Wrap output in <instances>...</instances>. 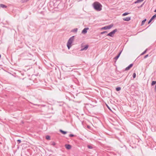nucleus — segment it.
<instances>
[{
	"label": "nucleus",
	"instance_id": "obj_4",
	"mask_svg": "<svg viewBox=\"0 0 156 156\" xmlns=\"http://www.w3.org/2000/svg\"><path fill=\"white\" fill-rule=\"evenodd\" d=\"M113 26V25L112 24H111L110 25L105 26L101 28L102 30H108L111 29Z\"/></svg>",
	"mask_w": 156,
	"mask_h": 156
},
{
	"label": "nucleus",
	"instance_id": "obj_17",
	"mask_svg": "<svg viewBox=\"0 0 156 156\" xmlns=\"http://www.w3.org/2000/svg\"><path fill=\"white\" fill-rule=\"evenodd\" d=\"M121 89V88L120 87H118L116 88V90L117 91H119Z\"/></svg>",
	"mask_w": 156,
	"mask_h": 156
},
{
	"label": "nucleus",
	"instance_id": "obj_27",
	"mask_svg": "<svg viewBox=\"0 0 156 156\" xmlns=\"http://www.w3.org/2000/svg\"><path fill=\"white\" fill-rule=\"evenodd\" d=\"M74 136V135L73 134H70L69 135V136L70 137H72Z\"/></svg>",
	"mask_w": 156,
	"mask_h": 156
},
{
	"label": "nucleus",
	"instance_id": "obj_1",
	"mask_svg": "<svg viewBox=\"0 0 156 156\" xmlns=\"http://www.w3.org/2000/svg\"><path fill=\"white\" fill-rule=\"evenodd\" d=\"M93 7L96 10L100 11L102 9V5L98 2H95L93 4Z\"/></svg>",
	"mask_w": 156,
	"mask_h": 156
},
{
	"label": "nucleus",
	"instance_id": "obj_10",
	"mask_svg": "<svg viewBox=\"0 0 156 156\" xmlns=\"http://www.w3.org/2000/svg\"><path fill=\"white\" fill-rule=\"evenodd\" d=\"M131 19V17H126V18H123V20L124 21H129Z\"/></svg>",
	"mask_w": 156,
	"mask_h": 156
},
{
	"label": "nucleus",
	"instance_id": "obj_15",
	"mask_svg": "<svg viewBox=\"0 0 156 156\" xmlns=\"http://www.w3.org/2000/svg\"><path fill=\"white\" fill-rule=\"evenodd\" d=\"M147 20L146 19H145L144 20H143L141 23V26H143L145 22Z\"/></svg>",
	"mask_w": 156,
	"mask_h": 156
},
{
	"label": "nucleus",
	"instance_id": "obj_18",
	"mask_svg": "<svg viewBox=\"0 0 156 156\" xmlns=\"http://www.w3.org/2000/svg\"><path fill=\"white\" fill-rule=\"evenodd\" d=\"M129 14V13L128 12H125L122 14V16H126L128 14Z\"/></svg>",
	"mask_w": 156,
	"mask_h": 156
},
{
	"label": "nucleus",
	"instance_id": "obj_3",
	"mask_svg": "<svg viewBox=\"0 0 156 156\" xmlns=\"http://www.w3.org/2000/svg\"><path fill=\"white\" fill-rule=\"evenodd\" d=\"M117 31V29H115V30H113L112 31L110 32L109 34H108L107 36H110L111 37H113L115 33Z\"/></svg>",
	"mask_w": 156,
	"mask_h": 156
},
{
	"label": "nucleus",
	"instance_id": "obj_26",
	"mask_svg": "<svg viewBox=\"0 0 156 156\" xmlns=\"http://www.w3.org/2000/svg\"><path fill=\"white\" fill-rule=\"evenodd\" d=\"M55 142H52L51 144L53 146H55Z\"/></svg>",
	"mask_w": 156,
	"mask_h": 156
},
{
	"label": "nucleus",
	"instance_id": "obj_21",
	"mask_svg": "<svg viewBox=\"0 0 156 156\" xmlns=\"http://www.w3.org/2000/svg\"><path fill=\"white\" fill-rule=\"evenodd\" d=\"M133 78H135L136 77V74L135 73H133Z\"/></svg>",
	"mask_w": 156,
	"mask_h": 156
},
{
	"label": "nucleus",
	"instance_id": "obj_25",
	"mask_svg": "<svg viewBox=\"0 0 156 156\" xmlns=\"http://www.w3.org/2000/svg\"><path fill=\"white\" fill-rule=\"evenodd\" d=\"M17 142L18 144H19L21 142V140H17Z\"/></svg>",
	"mask_w": 156,
	"mask_h": 156
},
{
	"label": "nucleus",
	"instance_id": "obj_20",
	"mask_svg": "<svg viewBox=\"0 0 156 156\" xmlns=\"http://www.w3.org/2000/svg\"><path fill=\"white\" fill-rule=\"evenodd\" d=\"M156 83V81H153L151 83L152 86L154 85Z\"/></svg>",
	"mask_w": 156,
	"mask_h": 156
},
{
	"label": "nucleus",
	"instance_id": "obj_11",
	"mask_svg": "<svg viewBox=\"0 0 156 156\" xmlns=\"http://www.w3.org/2000/svg\"><path fill=\"white\" fill-rule=\"evenodd\" d=\"M122 52V51H121L119 53L118 55L116 56L114 58V59L116 61L117 60V59L119 58V57L121 52Z\"/></svg>",
	"mask_w": 156,
	"mask_h": 156
},
{
	"label": "nucleus",
	"instance_id": "obj_24",
	"mask_svg": "<svg viewBox=\"0 0 156 156\" xmlns=\"http://www.w3.org/2000/svg\"><path fill=\"white\" fill-rule=\"evenodd\" d=\"M107 33V32L106 31H103V32H101V34H105V33Z\"/></svg>",
	"mask_w": 156,
	"mask_h": 156
},
{
	"label": "nucleus",
	"instance_id": "obj_5",
	"mask_svg": "<svg viewBox=\"0 0 156 156\" xmlns=\"http://www.w3.org/2000/svg\"><path fill=\"white\" fill-rule=\"evenodd\" d=\"M89 29V28L87 27L84 28L82 31V33L83 34H85L87 32V30Z\"/></svg>",
	"mask_w": 156,
	"mask_h": 156
},
{
	"label": "nucleus",
	"instance_id": "obj_23",
	"mask_svg": "<svg viewBox=\"0 0 156 156\" xmlns=\"http://www.w3.org/2000/svg\"><path fill=\"white\" fill-rule=\"evenodd\" d=\"M28 1V0H22V3H24L27 2Z\"/></svg>",
	"mask_w": 156,
	"mask_h": 156
},
{
	"label": "nucleus",
	"instance_id": "obj_28",
	"mask_svg": "<svg viewBox=\"0 0 156 156\" xmlns=\"http://www.w3.org/2000/svg\"><path fill=\"white\" fill-rule=\"evenodd\" d=\"M88 147L89 149H92V147L88 145Z\"/></svg>",
	"mask_w": 156,
	"mask_h": 156
},
{
	"label": "nucleus",
	"instance_id": "obj_19",
	"mask_svg": "<svg viewBox=\"0 0 156 156\" xmlns=\"http://www.w3.org/2000/svg\"><path fill=\"white\" fill-rule=\"evenodd\" d=\"M46 138L47 140H49L50 139V137L49 136H46Z\"/></svg>",
	"mask_w": 156,
	"mask_h": 156
},
{
	"label": "nucleus",
	"instance_id": "obj_16",
	"mask_svg": "<svg viewBox=\"0 0 156 156\" xmlns=\"http://www.w3.org/2000/svg\"><path fill=\"white\" fill-rule=\"evenodd\" d=\"M78 29L76 28H74L72 30H71V32H77Z\"/></svg>",
	"mask_w": 156,
	"mask_h": 156
},
{
	"label": "nucleus",
	"instance_id": "obj_14",
	"mask_svg": "<svg viewBox=\"0 0 156 156\" xmlns=\"http://www.w3.org/2000/svg\"><path fill=\"white\" fill-rule=\"evenodd\" d=\"M144 0H137V1L134 2V3L135 4L139 3V2H142Z\"/></svg>",
	"mask_w": 156,
	"mask_h": 156
},
{
	"label": "nucleus",
	"instance_id": "obj_2",
	"mask_svg": "<svg viewBox=\"0 0 156 156\" xmlns=\"http://www.w3.org/2000/svg\"><path fill=\"white\" fill-rule=\"evenodd\" d=\"M74 37L75 36H73L70 37L68 41L67 46L69 49L71 47V44L74 40Z\"/></svg>",
	"mask_w": 156,
	"mask_h": 156
},
{
	"label": "nucleus",
	"instance_id": "obj_7",
	"mask_svg": "<svg viewBox=\"0 0 156 156\" xmlns=\"http://www.w3.org/2000/svg\"><path fill=\"white\" fill-rule=\"evenodd\" d=\"M133 64H130L128 67H126L125 69V71H127L129 70L133 66Z\"/></svg>",
	"mask_w": 156,
	"mask_h": 156
},
{
	"label": "nucleus",
	"instance_id": "obj_32",
	"mask_svg": "<svg viewBox=\"0 0 156 156\" xmlns=\"http://www.w3.org/2000/svg\"><path fill=\"white\" fill-rule=\"evenodd\" d=\"M154 12H156V9L154 10Z\"/></svg>",
	"mask_w": 156,
	"mask_h": 156
},
{
	"label": "nucleus",
	"instance_id": "obj_29",
	"mask_svg": "<svg viewBox=\"0 0 156 156\" xmlns=\"http://www.w3.org/2000/svg\"><path fill=\"white\" fill-rule=\"evenodd\" d=\"M144 3H143L139 7H138V8L142 7L144 5Z\"/></svg>",
	"mask_w": 156,
	"mask_h": 156
},
{
	"label": "nucleus",
	"instance_id": "obj_12",
	"mask_svg": "<svg viewBox=\"0 0 156 156\" xmlns=\"http://www.w3.org/2000/svg\"><path fill=\"white\" fill-rule=\"evenodd\" d=\"M0 6L1 7L3 8H6L7 7V6L6 5L3 4H0Z\"/></svg>",
	"mask_w": 156,
	"mask_h": 156
},
{
	"label": "nucleus",
	"instance_id": "obj_8",
	"mask_svg": "<svg viewBox=\"0 0 156 156\" xmlns=\"http://www.w3.org/2000/svg\"><path fill=\"white\" fill-rule=\"evenodd\" d=\"M155 17H156V14H155L152 16V17L151 18L149 21H148V23H150Z\"/></svg>",
	"mask_w": 156,
	"mask_h": 156
},
{
	"label": "nucleus",
	"instance_id": "obj_22",
	"mask_svg": "<svg viewBox=\"0 0 156 156\" xmlns=\"http://www.w3.org/2000/svg\"><path fill=\"white\" fill-rule=\"evenodd\" d=\"M147 51V49H146L141 54V55H143L144 54H145L146 53V51Z\"/></svg>",
	"mask_w": 156,
	"mask_h": 156
},
{
	"label": "nucleus",
	"instance_id": "obj_31",
	"mask_svg": "<svg viewBox=\"0 0 156 156\" xmlns=\"http://www.w3.org/2000/svg\"><path fill=\"white\" fill-rule=\"evenodd\" d=\"M108 108L109 109H110V108L109 107H108Z\"/></svg>",
	"mask_w": 156,
	"mask_h": 156
},
{
	"label": "nucleus",
	"instance_id": "obj_30",
	"mask_svg": "<svg viewBox=\"0 0 156 156\" xmlns=\"http://www.w3.org/2000/svg\"><path fill=\"white\" fill-rule=\"evenodd\" d=\"M148 56V55H145L144 57V58H146Z\"/></svg>",
	"mask_w": 156,
	"mask_h": 156
},
{
	"label": "nucleus",
	"instance_id": "obj_13",
	"mask_svg": "<svg viewBox=\"0 0 156 156\" xmlns=\"http://www.w3.org/2000/svg\"><path fill=\"white\" fill-rule=\"evenodd\" d=\"M59 131L61 133L63 134H65L67 133V132L66 131H64L60 129Z\"/></svg>",
	"mask_w": 156,
	"mask_h": 156
},
{
	"label": "nucleus",
	"instance_id": "obj_6",
	"mask_svg": "<svg viewBox=\"0 0 156 156\" xmlns=\"http://www.w3.org/2000/svg\"><path fill=\"white\" fill-rule=\"evenodd\" d=\"M88 47V46L87 45H86L84 47H82L81 51L86 50H87Z\"/></svg>",
	"mask_w": 156,
	"mask_h": 156
},
{
	"label": "nucleus",
	"instance_id": "obj_9",
	"mask_svg": "<svg viewBox=\"0 0 156 156\" xmlns=\"http://www.w3.org/2000/svg\"><path fill=\"white\" fill-rule=\"evenodd\" d=\"M65 147L68 150H69L71 148V146L70 144H66L65 145Z\"/></svg>",
	"mask_w": 156,
	"mask_h": 156
}]
</instances>
